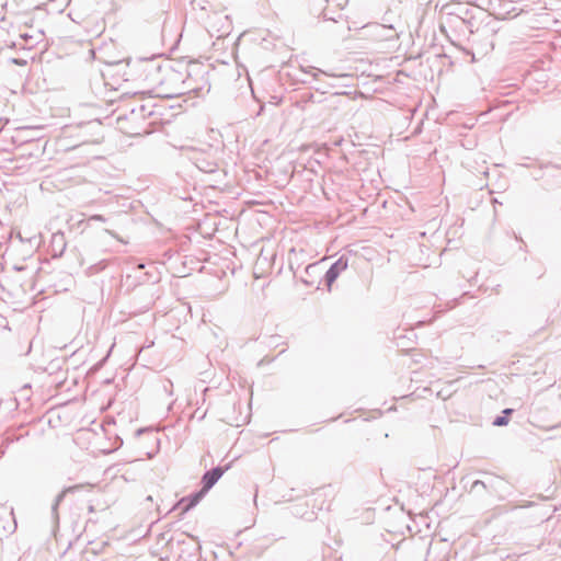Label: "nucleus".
Here are the masks:
<instances>
[{"mask_svg":"<svg viewBox=\"0 0 561 561\" xmlns=\"http://www.w3.org/2000/svg\"><path fill=\"white\" fill-rule=\"evenodd\" d=\"M346 267V263L342 261H337L335 264H333L329 271L325 274V279L328 283V286H331V284L337 278L341 271H343Z\"/></svg>","mask_w":561,"mask_h":561,"instance_id":"obj_2","label":"nucleus"},{"mask_svg":"<svg viewBox=\"0 0 561 561\" xmlns=\"http://www.w3.org/2000/svg\"><path fill=\"white\" fill-rule=\"evenodd\" d=\"M503 413H504V414H506V415H508V414H511V413H512V410H511V409H505V410L503 411Z\"/></svg>","mask_w":561,"mask_h":561,"instance_id":"obj_4","label":"nucleus"},{"mask_svg":"<svg viewBox=\"0 0 561 561\" xmlns=\"http://www.w3.org/2000/svg\"><path fill=\"white\" fill-rule=\"evenodd\" d=\"M507 424H508V419L506 416H497L493 421V425L494 426H504V425H507Z\"/></svg>","mask_w":561,"mask_h":561,"instance_id":"obj_3","label":"nucleus"},{"mask_svg":"<svg viewBox=\"0 0 561 561\" xmlns=\"http://www.w3.org/2000/svg\"><path fill=\"white\" fill-rule=\"evenodd\" d=\"M222 474L224 469L219 467L206 472L203 477V489L192 496L181 499L176 506L181 507L183 513L190 511L203 499Z\"/></svg>","mask_w":561,"mask_h":561,"instance_id":"obj_1","label":"nucleus"}]
</instances>
